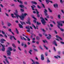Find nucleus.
Returning <instances> with one entry per match:
<instances>
[{
    "instance_id": "25",
    "label": "nucleus",
    "mask_w": 64,
    "mask_h": 64,
    "mask_svg": "<svg viewBox=\"0 0 64 64\" xmlns=\"http://www.w3.org/2000/svg\"><path fill=\"white\" fill-rule=\"evenodd\" d=\"M12 46L13 47H14V48H16V46L15 45V44H12Z\"/></svg>"
},
{
    "instance_id": "50",
    "label": "nucleus",
    "mask_w": 64,
    "mask_h": 64,
    "mask_svg": "<svg viewBox=\"0 0 64 64\" xmlns=\"http://www.w3.org/2000/svg\"><path fill=\"white\" fill-rule=\"evenodd\" d=\"M37 16L39 18V17H40V14H37Z\"/></svg>"
},
{
    "instance_id": "23",
    "label": "nucleus",
    "mask_w": 64,
    "mask_h": 64,
    "mask_svg": "<svg viewBox=\"0 0 64 64\" xmlns=\"http://www.w3.org/2000/svg\"><path fill=\"white\" fill-rule=\"evenodd\" d=\"M12 25V24H11L10 23V22L8 23V27H10V26H11Z\"/></svg>"
},
{
    "instance_id": "54",
    "label": "nucleus",
    "mask_w": 64,
    "mask_h": 64,
    "mask_svg": "<svg viewBox=\"0 0 64 64\" xmlns=\"http://www.w3.org/2000/svg\"><path fill=\"white\" fill-rule=\"evenodd\" d=\"M54 32H55V33L56 34H57V33H58V32H57V31H56V30H55L54 31Z\"/></svg>"
},
{
    "instance_id": "38",
    "label": "nucleus",
    "mask_w": 64,
    "mask_h": 64,
    "mask_svg": "<svg viewBox=\"0 0 64 64\" xmlns=\"http://www.w3.org/2000/svg\"><path fill=\"white\" fill-rule=\"evenodd\" d=\"M27 47V46L26 45V44H24V48H26Z\"/></svg>"
},
{
    "instance_id": "3",
    "label": "nucleus",
    "mask_w": 64,
    "mask_h": 64,
    "mask_svg": "<svg viewBox=\"0 0 64 64\" xmlns=\"http://www.w3.org/2000/svg\"><path fill=\"white\" fill-rule=\"evenodd\" d=\"M60 23H62L64 24V21H60V22L58 21L57 22V23L58 24L59 26V25H60V26L62 27V26H63V24H60Z\"/></svg>"
},
{
    "instance_id": "2",
    "label": "nucleus",
    "mask_w": 64,
    "mask_h": 64,
    "mask_svg": "<svg viewBox=\"0 0 64 64\" xmlns=\"http://www.w3.org/2000/svg\"><path fill=\"white\" fill-rule=\"evenodd\" d=\"M40 19H41V22H42V24L44 25H45V23H46V22L45 21L44 19L43 18V17H40Z\"/></svg>"
},
{
    "instance_id": "49",
    "label": "nucleus",
    "mask_w": 64,
    "mask_h": 64,
    "mask_svg": "<svg viewBox=\"0 0 64 64\" xmlns=\"http://www.w3.org/2000/svg\"><path fill=\"white\" fill-rule=\"evenodd\" d=\"M20 11L22 12H24V10L23 9L21 8L20 9Z\"/></svg>"
},
{
    "instance_id": "15",
    "label": "nucleus",
    "mask_w": 64,
    "mask_h": 64,
    "mask_svg": "<svg viewBox=\"0 0 64 64\" xmlns=\"http://www.w3.org/2000/svg\"><path fill=\"white\" fill-rule=\"evenodd\" d=\"M44 56L43 54H42L41 55V59L42 60H44Z\"/></svg>"
},
{
    "instance_id": "17",
    "label": "nucleus",
    "mask_w": 64,
    "mask_h": 64,
    "mask_svg": "<svg viewBox=\"0 0 64 64\" xmlns=\"http://www.w3.org/2000/svg\"><path fill=\"white\" fill-rule=\"evenodd\" d=\"M54 8H58V4H54Z\"/></svg>"
},
{
    "instance_id": "33",
    "label": "nucleus",
    "mask_w": 64,
    "mask_h": 64,
    "mask_svg": "<svg viewBox=\"0 0 64 64\" xmlns=\"http://www.w3.org/2000/svg\"><path fill=\"white\" fill-rule=\"evenodd\" d=\"M44 13H46V12H48V11H47V10L44 9Z\"/></svg>"
},
{
    "instance_id": "47",
    "label": "nucleus",
    "mask_w": 64,
    "mask_h": 64,
    "mask_svg": "<svg viewBox=\"0 0 64 64\" xmlns=\"http://www.w3.org/2000/svg\"><path fill=\"white\" fill-rule=\"evenodd\" d=\"M35 51H36V52H37V50L36 49H35V48H34L33 49Z\"/></svg>"
},
{
    "instance_id": "55",
    "label": "nucleus",
    "mask_w": 64,
    "mask_h": 64,
    "mask_svg": "<svg viewBox=\"0 0 64 64\" xmlns=\"http://www.w3.org/2000/svg\"><path fill=\"white\" fill-rule=\"evenodd\" d=\"M0 5L2 7V8H3L4 7V6H3L2 4H0Z\"/></svg>"
},
{
    "instance_id": "34",
    "label": "nucleus",
    "mask_w": 64,
    "mask_h": 64,
    "mask_svg": "<svg viewBox=\"0 0 64 64\" xmlns=\"http://www.w3.org/2000/svg\"><path fill=\"white\" fill-rule=\"evenodd\" d=\"M47 39L48 40H50L51 39V37L50 36H48L46 37Z\"/></svg>"
},
{
    "instance_id": "4",
    "label": "nucleus",
    "mask_w": 64,
    "mask_h": 64,
    "mask_svg": "<svg viewBox=\"0 0 64 64\" xmlns=\"http://www.w3.org/2000/svg\"><path fill=\"white\" fill-rule=\"evenodd\" d=\"M26 15H27V14L25 13L24 14H22V15H21L23 21H24V19H25V16H26Z\"/></svg>"
},
{
    "instance_id": "16",
    "label": "nucleus",
    "mask_w": 64,
    "mask_h": 64,
    "mask_svg": "<svg viewBox=\"0 0 64 64\" xmlns=\"http://www.w3.org/2000/svg\"><path fill=\"white\" fill-rule=\"evenodd\" d=\"M57 27H58V28H59V29H60L61 31H62V32H63V31H64V29L60 28V26L58 25H57Z\"/></svg>"
},
{
    "instance_id": "14",
    "label": "nucleus",
    "mask_w": 64,
    "mask_h": 64,
    "mask_svg": "<svg viewBox=\"0 0 64 64\" xmlns=\"http://www.w3.org/2000/svg\"><path fill=\"white\" fill-rule=\"evenodd\" d=\"M32 6H31V7L32 8V10H35V9H34V8H36V6H35V5H32Z\"/></svg>"
},
{
    "instance_id": "11",
    "label": "nucleus",
    "mask_w": 64,
    "mask_h": 64,
    "mask_svg": "<svg viewBox=\"0 0 64 64\" xmlns=\"http://www.w3.org/2000/svg\"><path fill=\"white\" fill-rule=\"evenodd\" d=\"M32 18H34V19H35L33 20V21L34 23H36V22H37L36 21V20H37V19L36 18L34 17V16H32Z\"/></svg>"
},
{
    "instance_id": "53",
    "label": "nucleus",
    "mask_w": 64,
    "mask_h": 64,
    "mask_svg": "<svg viewBox=\"0 0 64 64\" xmlns=\"http://www.w3.org/2000/svg\"><path fill=\"white\" fill-rule=\"evenodd\" d=\"M24 3L25 5H27V2H24Z\"/></svg>"
},
{
    "instance_id": "13",
    "label": "nucleus",
    "mask_w": 64,
    "mask_h": 64,
    "mask_svg": "<svg viewBox=\"0 0 64 64\" xmlns=\"http://www.w3.org/2000/svg\"><path fill=\"white\" fill-rule=\"evenodd\" d=\"M56 37L57 38H58V39H60L62 41H63V39H62L61 38V37H59V36L56 35Z\"/></svg>"
},
{
    "instance_id": "45",
    "label": "nucleus",
    "mask_w": 64,
    "mask_h": 64,
    "mask_svg": "<svg viewBox=\"0 0 64 64\" xmlns=\"http://www.w3.org/2000/svg\"><path fill=\"white\" fill-rule=\"evenodd\" d=\"M44 48H45L46 49V50H48V48H47V47H46V46H45V45H44Z\"/></svg>"
},
{
    "instance_id": "51",
    "label": "nucleus",
    "mask_w": 64,
    "mask_h": 64,
    "mask_svg": "<svg viewBox=\"0 0 64 64\" xmlns=\"http://www.w3.org/2000/svg\"><path fill=\"white\" fill-rule=\"evenodd\" d=\"M46 1L47 4H48L49 3V2H48V0H46Z\"/></svg>"
},
{
    "instance_id": "59",
    "label": "nucleus",
    "mask_w": 64,
    "mask_h": 64,
    "mask_svg": "<svg viewBox=\"0 0 64 64\" xmlns=\"http://www.w3.org/2000/svg\"><path fill=\"white\" fill-rule=\"evenodd\" d=\"M11 16H12V18H13V17H14V14H11Z\"/></svg>"
},
{
    "instance_id": "58",
    "label": "nucleus",
    "mask_w": 64,
    "mask_h": 64,
    "mask_svg": "<svg viewBox=\"0 0 64 64\" xmlns=\"http://www.w3.org/2000/svg\"><path fill=\"white\" fill-rule=\"evenodd\" d=\"M2 25H4V22H3V21H2Z\"/></svg>"
},
{
    "instance_id": "52",
    "label": "nucleus",
    "mask_w": 64,
    "mask_h": 64,
    "mask_svg": "<svg viewBox=\"0 0 64 64\" xmlns=\"http://www.w3.org/2000/svg\"><path fill=\"white\" fill-rule=\"evenodd\" d=\"M2 32L3 34H5V32H4V31H3V30H2Z\"/></svg>"
},
{
    "instance_id": "19",
    "label": "nucleus",
    "mask_w": 64,
    "mask_h": 64,
    "mask_svg": "<svg viewBox=\"0 0 64 64\" xmlns=\"http://www.w3.org/2000/svg\"><path fill=\"white\" fill-rule=\"evenodd\" d=\"M31 2L32 4H35V5H36L37 4V2H35L32 1H31Z\"/></svg>"
},
{
    "instance_id": "6",
    "label": "nucleus",
    "mask_w": 64,
    "mask_h": 64,
    "mask_svg": "<svg viewBox=\"0 0 64 64\" xmlns=\"http://www.w3.org/2000/svg\"><path fill=\"white\" fill-rule=\"evenodd\" d=\"M30 59L32 61V62L33 63H34V64H40V63H39V62H35V61H34V60H33L32 59Z\"/></svg>"
},
{
    "instance_id": "24",
    "label": "nucleus",
    "mask_w": 64,
    "mask_h": 64,
    "mask_svg": "<svg viewBox=\"0 0 64 64\" xmlns=\"http://www.w3.org/2000/svg\"><path fill=\"white\" fill-rule=\"evenodd\" d=\"M26 23L27 24H28L29 25H30V24H31V22H30L29 21H28V22H26Z\"/></svg>"
},
{
    "instance_id": "43",
    "label": "nucleus",
    "mask_w": 64,
    "mask_h": 64,
    "mask_svg": "<svg viewBox=\"0 0 64 64\" xmlns=\"http://www.w3.org/2000/svg\"><path fill=\"white\" fill-rule=\"evenodd\" d=\"M39 47L41 50H43V48H42V47H41V46H40Z\"/></svg>"
},
{
    "instance_id": "20",
    "label": "nucleus",
    "mask_w": 64,
    "mask_h": 64,
    "mask_svg": "<svg viewBox=\"0 0 64 64\" xmlns=\"http://www.w3.org/2000/svg\"><path fill=\"white\" fill-rule=\"evenodd\" d=\"M18 25H19V27H20V28H23V26L21 24H19Z\"/></svg>"
},
{
    "instance_id": "31",
    "label": "nucleus",
    "mask_w": 64,
    "mask_h": 64,
    "mask_svg": "<svg viewBox=\"0 0 64 64\" xmlns=\"http://www.w3.org/2000/svg\"><path fill=\"white\" fill-rule=\"evenodd\" d=\"M8 49L10 51H12V48L10 47L8 48Z\"/></svg>"
},
{
    "instance_id": "36",
    "label": "nucleus",
    "mask_w": 64,
    "mask_h": 64,
    "mask_svg": "<svg viewBox=\"0 0 64 64\" xmlns=\"http://www.w3.org/2000/svg\"><path fill=\"white\" fill-rule=\"evenodd\" d=\"M45 56H47L48 55V53L47 52H46L45 53Z\"/></svg>"
},
{
    "instance_id": "46",
    "label": "nucleus",
    "mask_w": 64,
    "mask_h": 64,
    "mask_svg": "<svg viewBox=\"0 0 64 64\" xmlns=\"http://www.w3.org/2000/svg\"><path fill=\"white\" fill-rule=\"evenodd\" d=\"M5 14L6 15V16H7L8 17H9V14H8L7 13H5Z\"/></svg>"
},
{
    "instance_id": "30",
    "label": "nucleus",
    "mask_w": 64,
    "mask_h": 64,
    "mask_svg": "<svg viewBox=\"0 0 64 64\" xmlns=\"http://www.w3.org/2000/svg\"><path fill=\"white\" fill-rule=\"evenodd\" d=\"M17 1L18 2H19L20 4H22V2L21 0L19 1V0H17Z\"/></svg>"
},
{
    "instance_id": "7",
    "label": "nucleus",
    "mask_w": 64,
    "mask_h": 64,
    "mask_svg": "<svg viewBox=\"0 0 64 64\" xmlns=\"http://www.w3.org/2000/svg\"><path fill=\"white\" fill-rule=\"evenodd\" d=\"M32 26L33 27H34V28L35 29H36V28H37V29H38V30L39 29V28H39V27H38V26L37 25H36V27L35 26H34V24H32Z\"/></svg>"
},
{
    "instance_id": "10",
    "label": "nucleus",
    "mask_w": 64,
    "mask_h": 64,
    "mask_svg": "<svg viewBox=\"0 0 64 64\" xmlns=\"http://www.w3.org/2000/svg\"><path fill=\"white\" fill-rule=\"evenodd\" d=\"M52 44L55 45L56 46H58L57 44V42L55 40H54L52 42Z\"/></svg>"
},
{
    "instance_id": "12",
    "label": "nucleus",
    "mask_w": 64,
    "mask_h": 64,
    "mask_svg": "<svg viewBox=\"0 0 64 64\" xmlns=\"http://www.w3.org/2000/svg\"><path fill=\"white\" fill-rule=\"evenodd\" d=\"M4 41L6 42V40L3 39H2L0 40V42H1V43L2 44L4 43Z\"/></svg>"
},
{
    "instance_id": "5",
    "label": "nucleus",
    "mask_w": 64,
    "mask_h": 64,
    "mask_svg": "<svg viewBox=\"0 0 64 64\" xmlns=\"http://www.w3.org/2000/svg\"><path fill=\"white\" fill-rule=\"evenodd\" d=\"M6 53L8 56H10L11 54V52L9 50H8L6 51Z\"/></svg>"
},
{
    "instance_id": "44",
    "label": "nucleus",
    "mask_w": 64,
    "mask_h": 64,
    "mask_svg": "<svg viewBox=\"0 0 64 64\" xmlns=\"http://www.w3.org/2000/svg\"><path fill=\"white\" fill-rule=\"evenodd\" d=\"M23 38L24 41H27V40L26 39V38H24V37H23Z\"/></svg>"
},
{
    "instance_id": "48",
    "label": "nucleus",
    "mask_w": 64,
    "mask_h": 64,
    "mask_svg": "<svg viewBox=\"0 0 64 64\" xmlns=\"http://www.w3.org/2000/svg\"><path fill=\"white\" fill-rule=\"evenodd\" d=\"M36 43L37 44H38V45H39V42L38 41L36 42Z\"/></svg>"
},
{
    "instance_id": "62",
    "label": "nucleus",
    "mask_w": 64,
    "mask_h": 64,
    "mask_svg": "<svg viewBox=\"0 0 64 64\" xmlns=\"http://www.w3.org/2000/svg\"><path fill=\"white\" fill-rule=\"evenodd\" d=\"M24 52L26 54H27V51H26V50H25L24 51Z\"/></svg>"
},
{
    "instance_id": "39",
    "label": "nucleus",
    "mask_w": 64,
    "mask_h": 64,
    "mask_svg": "<svg viewBox=\"0 0 64 64\" xmlns=\"http://www.w3.org/2000/svg\"><path fill=\"white\" fill-rule=\"evenodd\" d=\"M47 63H50V61L49 60V59H48L47 60Z\"/></svg>"
},
{
    "instance_id": "41",
    "label": "nucleus",
    "mask_w": 64,
    "mask_h": 64,
    "mask_svg": "<svg viewBox=\"0 0 64 64\" xmlns=\"http://www.w3.org/2000/svg\"><path fill=\"white\" fill-rule=\"evenodd\" d=\"M42 4V5L43 8H45V6H44V4Z\"/></svg>"
},
{
    "instance_id": "42",
    "label": "nucleus",
    "mask_w": 64,
    "mask_h": 64,
    "mask_svg": "<svg viewBox=\"0 0 64 64\" xmlns=\"http://www.w3.org/2000/svg\"><path fill=\"white\" fill-rule=\"evenodd\" d=\"M8 31H9V32H12V30H11V29L10 28L8 30Z\"/></svg>"
},
{
    "instance_id": "26",
    "label": "nucleus",
    "mask_w": 64,
    "mask_h": 64,
    "mask_svg": "<svg viewBox=\"0 0 64 64\" xmlns=\"http://www.w3.org/2000/svg\"><path fill=\"white\" fill-rule=\"evenodd\" d=\"M36 38L37 40H40V37L38 36H36Z\"/></svg>"
},
{
    "instance_id": "18",
    "label": "nucleus",
    "mask_w": 64,
    "mask_h": 64,
    "mask_svg": "<svg viewBox=\"0 0 64 64\" xmlns=\"http://www.w3.org/2000/svg\"><path fill=\"white\" fill-rule=\"evenodd\" d=\"M20 22L22 25H23L24 24V25H25V24H26V23H25L24 22H22V21H20Z\"/></svg>"
},
{
    "instance_id": "22",
    "label": "nucleus",
    "mask_w": 64,
    "mask_h": 64,
    "mask_svg": "<svg viewBox=\"0 0 64 64\" xmlns=\"http://www.w3.org/2000/svg\"><path fill=\"white\" fill-rule=\"evenodd\" d=\"M19 6L22 8H24V6L20 4L19 5Z\"/></svg>"
},
{
    "instance_id": "63",
    "label": "nucleus",
    "mask_w": 64,
    "mask_h": 64,
    "mask_svg": "<svg viewBox=\"0 0 64 64\" xmlns=\"http://www.w3.org/2000/svg\"><path fill=\"white\" fill-rule=\"evenodd\" d=\"M60 2L61 3H63V1H62V0H60Z\"/></svg>"
},
{
    "instance_id": "60",
    "label": "nucleus",
    "mask_w": 64,
    "mask_h": 64,
    "mask_svg": "<svg viewBox=\"0 0 64 64\" xmlns=\"http://www.w3.org/2000/svg\"><path fill=\"white\" fill-rule=\"evenodd\" d=\"M8 58L9 59H10V60H12V58H11L10 57H8Z\"/></svg>"
},
{
    "instance_id": "1",
    "label": "nucleus",
    "mask_w": 64,
    "mask_h": 64,
    "mask_svg": "<svg viewBox=\"0 0 64 64\" xmlns=\"http://www.w3.org/2000/svg\"><path fill=\"white\" fill-rule=\"evenodd\" d=\"M18 10H16L15 12L14 13V15L16 17V18H18V17H19V18H20V20L23 21V19L22 17V16H20L18 15Z\"/></svg>"
},
{
    "instance_id": "21",
    "label": "nucleus",
    "mask_w": 64,
    "mask_h": 64,
    "mask_svg": "<svg viewBox=\"0 0 64 64\" xmlns=\"http://www.w3.org/2000/svg\"><path fill=\"white\" fill-rule=\"evenodd\" d=\"M5 60L6 61L7 63H8V64H10V63H9V61L8 60V59L7 58H6L5 59Z\"/></svg>"
},
{
    "instance_id": "8",
    "label": "nucleus",
    "mask_w": 64,
    "mask_h": 64,
    "mask_svg": "<svg viewBox=\"0 0 64 64\" xmlns=\"http://www.w3.org/2000/svg\"><path fill=\"white\" fill-rule=\"evenodd\" d=\"M1 45L2 47V51H3V52L5 51V46H3V45L2 44H1Z\"/></svg>"
},
{
    "instance_id": "56",
    "label": "nucleus",
    "mask_w": 64,
    "mask_h": 64,
    "mask_svg": "<svg viewBox=\"0 0 64 64\" xmlns=\"http://www.w3.org/2000/svg\"><path fill=\"white\" fill-rule=\"evenodd\" d=\"M54 51H56V49H55V47H54Z\"/></svg>"
},
{
    "instance_id": "37",
    "label": "nucleus",
    "mask_w": 64,
    "mask_h": 64,
    "mask_svg": "<svg viewBox=\"0 0 64 64\" xmlns=\"http://www.w3.org/2000/svg\"><path fill=\"white\" fill-rule=\"evenodd\" d=\"M37 7L39 9H41V7L40 6L38 5H37Z\"/></svg>"
},
{
    "instance_id": "27",
    "label": "nucleus",
    "mask_w": 64,
    "mask_h": 64,
    "mask_svg": "<svg viewBox=\"0 0 64 64\" xmlns=\"http://www.w3.org/2000/svg\"><path fill=\"white\" fill-rule=\"evenodd\" d=\"M16 33H17V34H19V31L18 30L17 28H16Z\"/></svg>"
},
{
    "instance_id": "32",
    "label": "nucleus",
    "mask_w": 64,
    "mask_h": 64,
    "mask_svg": "<svg viewBox=\"0 0 64 64\" xmlns=\"http://www.w3.org/2000/svg\"><path fill=\"white\" fill-rule=\"evenodd\" d=\"M27 32H28L29 33H30V28L28 30Z\"/></svg>"
},
{
    "instance_id": "29",
    "label": "nucleus",
    "mask_w": 64,
    "mask_h": 64,
    "mask_svg": "<svg viewBox=\"0 0 64 64\" xmlns=\"http://www.w3.org/2000/svg\"><path fill=\"white\" fill-rule=\"evenodd\" d=\"M58 17L59 19H61V16H60V14H58Z\"/></svg>"
},
{
    "instance_id": "57",
    "label": "nucleus",
    "mask_w": 64,
    "mask_h": 64,
    "mask_svg": "<svg viewBox=\"0 0 64 64\" xmlns=\"http://www.w3.org/2000/svg\"><path fill=\"white\" fill-rule=\"evenodd\" d=\"M21 45L22 46H24V43L23 42H22L21 43Z\"/></svg>"
},
{
    "instance_id": "28",
    "label": "nucleus",
    "mask_w": 64,
    "mask_h": 64,
    "mask_svg": "<svg viewBox=\"0 0 64 64\" xmlns=\"http://www.w3.org/2000/svg\"><path fill=\"white\" fill-rule=\"evenodd\" d=\"M48 9L49 11H50V12L51 13L52 12V11L51 10L50 8H48Z\"/></svg>"
},
{
    "instance_id": "40",
    "label": "nucleus",
    "mask_w": 64,
    "mask_h": 64,
    "mask_svg": "<svg viewBox=\"0 0 64 64\" xmlns=\"http://www.w3.org/2000/svg\"><path fill=\"white\" fill-rule=\"evenodd\" d=\"M37 25H40L41 23L40 22H37Z\"/></svg>"
},
{
    "instance_id": "61",
    "label": "nucleus",
    "mask_w": 64,
    "mask_h": 64,
    "mask_svg": "<svg viewBox=\"0 0 64 64\" xmlns=\"http://www.w3.org/2000/svg\"><path fill=\"white\" fill-rule=\"evenodd\" d=\"M45 16H47L48 15V14H47V12L45 13Z\"/></svg>"
},
{
    "instance_id": "9",
    "label": "nucleus",
    "mask_w": 64,
    "mask_h": 64,
    "mask_svg": "<svg viewBox=\"0 0 64 64\" xmlns=\"http://www.w3.org/2000/svg\"><path fill=\"white\" fill-rule=\"evenodd\" d=\"M12 38H14V39L15 40H17V39L15 38V37L14 36H10V40H12Z\"/></svg>"
},
{
    "instance_id": "35",
    "label": "nucleus",
    "mask_w": 64,
    "mask_h": 64,
    "mask_svg": "<svg viewBox=\"0 0 64 64\" xmlns=\"http://www.w3.org/2000/svg\"><path fill=\"white\" fill-rule=\"evenodd\" d=\"M43 42H44V43H45V42H48L47 41V40H43Z\"/></svg>"
},
{
    "instance_id": "64",
    "label": "nucleus",
    "mask_w": 64,
    "mask_h": 64,
    "mask_svg": "<svg viewBox=\"0 0 64 64\" xmlns=\"http://www.w3.org/2000/svg\"><path fill=\"white\" fill-rule=\"evenodd\" d=\"M60 43L62 44H64V42H61Z\"/></svg>"
}]
</instances>
